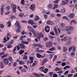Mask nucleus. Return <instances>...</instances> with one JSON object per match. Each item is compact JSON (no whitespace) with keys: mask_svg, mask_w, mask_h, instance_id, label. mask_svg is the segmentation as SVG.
Instances as JSON below:
<instances>
[{"mask_svg":"<svg viewBox=\"0 0 77 77\" xmlns=\"http://www.w3.org/2000/svg\"><path fill=\"white\" fill-rule=\"evenodd\" d=\"M27 28L29 31L32 32V33H33V34L35 36H36L37 35L36 34H35V30H34V29H33V27L28 26H27Z\"/></svg>","mask_w":77,"mask_h":77,"instance_id":"nucleus-1","label":"nucleus"},{"mask_svg":"<svg viewBox=\"0 0 77 77\" xmlns=\"http://www.w3.org/2000/svg\"><path fill=\"white\" fill-rule=\"evenodd\" d=\"M42 37V38H44V35L42 34H41V33H40L39 35L37 36V38L38 39L39 41L41 40V38Z\"/></svg>","mask_w":77,"mask_h":77,"instance_id":"nucleus-12","label":"nucleus"},{"mask_svg":"<svg viewBox=\"0 0 77 77\" xmlns=\"http://www.w3.org/2000/svg\"><path fill=\"white\" fill-rule=\"evenodd\" d=\"M44 67H40L39 69H40L41 71H42L43 72H44Z\"/></svg>","mask_w":77,"mask_h":77,"instance_id":"nucleus-37","label":"nucleus"},{"mask_svg":"<svg viewBox=\"0 0 77 77\" xmlns=\"http://www.w3.org/2000/svg\"><path fill=\"white\" fill-rule=\"evenodd\" d=\"M29 59L30 60H31V61H32L33 62V57H29Z\"/></svg>","mask_w":77,"mask_h":77,"instance_id":"nucleus-40","label":"nucleus"},{"mask_svg":"<svg viewBox=\"0 0 77 77\" xmlns=\"http://www.w3.org/2000/svg\"><path fill=\"white\" fill-rule=\"evenodd\" d=\"M61 40L63 41H67L68 40V38H67V37L66 36L63 38H61Z\"/></svg>","mask_w":77,"mask_h":77,"instance_id":"nucleus-18","label":"nucleus"},{"mask_svg":"<svg viewBox=\"0 0 77 77\" xmlns=\"http://www.w3.org/2000/svg\"><path fill=\"white\" fill-rule=\"evenodd\" d=\"M24 52V51L20 50L19 52V53L20 54H23Z\"/></svg>","mask_w":77,"mask_h":77,"instance_id":"nucleus-38","label":"nucleus"},{"mask_svg":"<svg viewBox=\"0 0 77 77\" xmlns=\"http://www.w3.org/2000/svg\"><path fill=\"white\" fill-rule=\"evenodd\" d=\"M60 12L61 13H65V8H62L60 10Z\"/></svg>","mask_w":77,"mask_h":77,"instance_id":"nucleus-24","label":"nucleus"},{"mask_svg":"<svg viewBox=\"0 0 77 77\" xmlns=\"http://www.w3.org/2000/svg\"><path fill=\"white\" fill-rule=\"evenodd\" d=\"M20 29L21 28H18V29L17 30V33H20Z\"/></svg>","mask_w":77,"mask_h":77,"instance_id":"nucleus-63","label":"nucleus"},{"mask_svg":"<svg viewBox=\"0 0 77 77\" xmlns=\"http://www.w3.org/2000/svg\"><path fill=\"white\" fill-rule=\"evenodd\" d=\"M60 69V68H59L58 67H56L54 71H59Z\"/></svg>","mask_w":77,"mask_h":77,"instance_id":"nucleus-46","label":"nucleus"},{"mask_svg":"<svg viewBox=\"0 0 77 77\" xmlns=\"http://www.w3.org/2000/svg\"><path fill=\"white\" fill-rule=\"evenodd\" d=\"M24 15V14L23 13L20 12L18 16L20 17L21 18L23 17V16Z\"/></svg>","mask_w":77,"mask_h":77,"instance_id":"nucleus-17","label":"nucleus"},{"mask_svg":"<svg viewBox=\"0 0 77 77\" xmlns=\"http://www.w3.org/2000/svg\"><path fill=\"white\" fill-rule=\"evenodd\" d=\"M17 51H19V50H20V46L19 45H17Z\"/></svg>","mask_w":77,"mask_h":77,"instance_id":"nucleus-56","label":"nucleus"},{"mask_svg":"<svg viewBox=\"0 0 77 77\" xmlns=\"http://www.w3.org/2000/svg\"><path fill=\"white\" fill-rule=\"evenodd\" d=\"M62 5H66V3L64 1H62Z\"/></svg>","mask_w":77,"mask_h":77,"instance_id":"nucleus-42","label":"nucleus"},{"mask_svg":"<svg viewBox=\"0 0 77 77\" xmlns=\"http://www.w3.org/2000/svg\"><path fill=\"white\" fill-rule=\"evenodd\" d=\"M12 57H9L8 58L9 60H10V61L11 62V63L12 62Z\"/></svg>","mask_w":77,"mask_h":77,"instance_id":"nucleus-59","label":"nucleus"},{"mask_svg":"<svg viewBox=\"0 0 77 77\" xmlns=\"http://www.w3.org/2000/svg\"><path fill=\"white\" fill-rule=\"evenodd\" d=\"M33 62V61H32L31 60H28L27 61V64H29V63H32Z\"/></svg>","mask_w":77,"mask_h":77,"instance_id":"nucleus-41","label":"nucleus"},{"mask_svg":"<svg viewBox=\"0 0 77 77\" xmlns=\"http://www.w3.org/2000/svg\"><path fill=\"white\" fill-rule=\"evenodd\" d=\"M14 43V40L13 39L11 40V42H8L9 45H12Z\"/></svg>","mask_w":77,"mask_h":77,"instance_id":"nucleus-21","label":"nucleus"},{"mask_svg":"<svg viewBox=\"0 0 77 77\" xmlns=\"http://www.w3.org/2000/svg\"><path fill=\"white\" fill-rule=\"evenodd\" d=\"M69 30L70 32H72L73 31V29H74V27L72 26H70L69 27Z\"/></svg>","mask_w":77,"mask_h":77,"instance_id":"nucleus-20","label":"nucleus"},{"mask_svg":"<svg viewBox=\"0 0 77 77\" xmlns=\"http://www.w3.org/2000/svg\"><path fill=\"white\" fill-rule=\"evenodd\" d=\"M48 7L50 9H53V5L51 4H49Z\"/></svg>","mask_w":77,"mask_h":77,"instance_id":"nucleus-19","label":"nucleus"},{"mask_svg":"<svg viewBox=\"0 0 77 77\" xmlns=\"http://www.w3.org/2000/svg\"><path fill=\"white\" fill-rule=\"evenodd\" d=\"M17 63L15 62L13 64V66L14 67L15 66H17Z\"/></svg>","mask_w":77,"mask_h":77,"instance_id":"nucleus-58","label":"nucleus"},{"mask_svg":"<svg viewBox=\"0 0 77 77\" xmlns=\"http://www.w3.org/2000/svg\"><path fill=\"white\" fill-rule=\"evenodd\" d=\"M26 38V36L25 35H23L20 36V40H23V38Z\"/></svg>","mask_w":77,"mask_h":77,"instance_id":"nucleus-32","label":"nucleus"},{"mask_svg":"<svg viewBox=\"0 0 77 77\" xmlns=\"http://www.w3.org/2000/svg\"><path fill=\"white\" fill-rule=\"evenodd\" d=\"M74 15L75 14L74 13H71L69 15V18H73L74 17Z\"/></svg>","mask_w":77,"mask_h":77,"instance_id":"nucleus-13","label":"nucleus"},{"mask_svg":"<svg viewBox=\"0 0 77 77\" xmlns=\"http://www.w3.org/2000/svg\"><path fill=\"white\" fill-rule=\"evenodd\" d=\"M37 47H39V48H42V47H43V45H40V44H37Z\"/></svg>","mask_w":77,"mask_h":77,"instance_id":"nucleus-33","label":"nucleus"},{"mask_svg":"<svg viewBox=\"0 0 77 77\" xmlns=\"http://www.w3.org/2000/svg\"><path fill=\"white\" fill-rule=\"evenodd\" d=\"M0 27L1 29H3V28H4V26L3 24H1L0 25Z\"/></svg>","mask_w":77,"mask_h":77,"instance_id":"nucleus-60","label":"nucleus"},{"mask_svg":"<svg viewBox=\"0 0 77 77\" xmlns=\"http://www.w3.org/2000/svg\"><path fill=\"white\" fill-rule=\"evenodd\" d=\"M25 3V2H24V0H22L21 1V4H22L23 5H24Z\"/></svg>","mask_w":77,"mask_h":77,"instance_id":"nucleus-53","label":"nucleus"},{"mask_svg":"<svg viewBox=\"0 0 77 77\" xmlns=\"http://www.w3.org/2000/svg\"><path fill=\"white\" fill-rule=\"evenodd\" d=\"M23 59V60H26V59H27V55H24Z\"/></svg>","mask_w":77,"mask_h":77,"instance_id":"nucleus-30","label":"nucleus"},{"mask_svg":"<svg viewBox=\"0 0 77 77\" xmlns=\"http://www.w3.org/2000/svg\"><path fill=\"white\" fill-rule=\"evenodd\" d=\"M19 63L20 65H24V64L26 63L25 62H24V61H20Z\"/></svg>","mask_w":77,"mask_h":77,"instance_id":"nucleus-23","label":"nucleus"},{"mask_svg":"<svg viewBox=\"0 0 77 77\" xmlns=\"http://www.w3.org/2000/svg\"><path fill=\"white\" fill-rule=\"evenodd\" d=\"M0 67L2 69L3 68H4L5 67V65L3 63H1V65H0Z\"/></svg>","mask_w":77,"mask_h":77,"instance_id":"nucleus-36","label":"nucleus"},{"mask_svg":"<svg viewBox=\"0 0 77 77\" xmlns=\"http://www.w3.org/2000/svg\"><path fill=\"white\" fill-rule=\"evenodd\" d=\"M43 39L44 40V41H45V42H46V41H47V40H48V38H47V37H45L44 38H43Z\"/></svg>","mask_w":77,"mask_h":77,"instance_id":"nucleus-50","label":"nucleus"},{"mask_svg":"<svg viewBox=\"0 0 77 77\" xmlns=\"http://www.w3.org/2000/svg\"><path fill=\"white\" fill-rule=\"evenodd\" d=\"M63 52H65L66 51L68 50V49L67 48V47H63Z\"/></svg>","mask_w":77,"mask_h":77,"instance_id":"nucleus-27","label":"nucleus"},{"mask_svg":"<svg viewBox=\"0 0 77 77\" xmlns=\"http://www.w3.org/2000/svg\"><path fill=\"white\" fill-rule=\"evenodd\" d=\"M22 43L24 44H29V42H23Z\"/></svg>","mask_w":77,"mask_h":77,"instance_id":"nucleus-47","label":"nucleus"},{"mask_svg":"<svg viewBox=\"0 0 77 77\" xmlns=\"http://www.w3.org/2000/svg\"><path fill=\"white\" fill-rule=\"evenodd\" d=\"M53 54H49V59H51L52 58H53Z\"/></svg>","mask_w":77,"mask_h":77,"instance_id":"nucleus-39","label":"nucleus"},{"mask_svg":"<svg viewBox=\"0 0 77 77\" xmlns=\"http://www.w3.org/2000/svg\"><path fill=\"white\" fill-rule=\"evenodd\" d=\"M70 68V66L67 65V66H66L64 67V69H66V68Z\"/></svg>","mask_w":77,"mask_h":77,"instance_id":"nucleus-43","label":"nucleus"},{"mask_svg":"<svg viewBox=\"0 0 77 77\" xmlns=\"http://www.w3.org/2000/svg\"><path fill=\"white\" fill-rule=\"evenodd\" d=\"M29 8L32 11H35V5L34 4H31Z\"/></svg>","mask_w":77,"mask_h":77,"instance_id":"nucleus-5","label":"nucleus"},{"mask_svg":"<svg viewBox=\"0 0 77 77\" xmlns=\"http://www.w3.org/2000/svg\"><path fill=\"white\" fill-rule=\"evenodd\" d=\"M67 17H68L67 16H64L62 17V18L63 19V20H66V18H67Z\"/></svg>","mask_w":77,"mask_h":77,"instance_id":"nucleus-54","label":"nucleus"},{"mask_svg":"<svg viewBox=\"0 0 77 77\" xmlns=\"http://www.w3.org/2000/svg\"><path fill=\"white\" fill-rule=\"evenodd\" d=\"M61 26L63 28L64 27H65V24L63 23H61L60 24Z\"/></svg>","mask_w":77,"mask_h":77,"instance_id":"nucleus-52","label":"nucleus"},{"mask_svg":"<svg viewBox=\"0 0 77 77\" xmlns=\"http://www.w3.org/2000/svg\"><path fill=\"white\" fill-rule=\"evenodd\" d=\"M73 75V74H69L67 75V76L68 77H71Z\"/></svg>","mask_w":77,"mask_h":77,"instance_id":"nucleus-57","label":"nucleus"},{"mask_svg":"<svg viewBox=\"0 0 77 77\" xmlns=\"http://www.w3.org/2000/svg\"><path fill=\"white\" fill-rule=\"evenodd\" d=\"M71 39H72V38H71V36H69V39L67 42V44H71Z\"/></svg>","mask_w":77,"mask_h":77,"instance_id":"nucleus-11","label":"nucleus"},{"mask_svg":"<svg viewBox=\"0 0 77 77\" xmlns=\"http://www.w3.org/2000/svg\"><path fill=\"white\" fill-rule=\"evenodd\" d=\"M43 71V72L45 74H46L48 71V69L47 68L45 69Z\"/></svg>","mask_w":77,"mask_h":77,"instance_id":"nucleus-29","label":"nucleus"},{"mask_svg":"<svg viewBox=\"0 0 77 77\" xmlns=\"http://www.w3.org/2000/svg\"><path fill=\"white\" fill-rule=\"evenodd\" d=\"M19 45L20 46V48L22 49L25 48V45L23 43H20L19 44Z\"/></svg>","mask_w":77,"mask_h":77,"instance_id":"nucleus-14","label":"nucleus"},{"mask_svg":"<svg viewBox=\"0 0 77 77\" xmlns=\"http://www.w3.org/2000/svg\"><path fill=\"white\" fill-rule=\"evenodd\" d=\"M59 7V5L57 4H54V7L52 8L53 10H54L55 9H57Z\"/></svg>","mask_w":77,"mask_h":77,"instance_id":"nucleus-16","label":"nucleus"},{"mask_svg":"<svg viewBox=\"0 0 77 77\" xmlns=\"http://www.w3.org/2000/svg\"><path fill=\"white\" fill-rule=\"evenodd\" d=\"M28 24H30L32 25V26H33V25H35L36 24V23L34 22L33 20H29L28 21Z\"/></svg>","mask_w":77,"mask_h":77,"instance_id":"nucleus-6","label":"nucleus"},{"mask_svg":"<svg viewBox=\"0 0 77 77\" xmlns=\"http://www.w3.org/2000/svg\"><path fill=\"white\" fill-rule=\"evenodd\" d=\"M50 35H54V33L53 31L50 32Z\"/></svg>","mask_w":77,"mask_h":77,"instance_id":"nucleus-61","label":"nucleus"},{"mask_svg":"<svg viewBox=\"0 0 77 77\" xmlns=\"http://www.w3.org/2000/svg\"><path fill=\"white\" fill-rule=\"evenodd\" d=\"M72 21L73 23H74V24H77V22H76V21H75V20H72Z\"/></svg>","mask_w":77,"mask_h":77,"instance_id":"nucleus-48","label":"nucleus"},{"mask_svg":"<svg viewBox=\"0 0 77 77\" xmlns=\"http://www.w3.org/2000/svg\"><path fill=\"white\" fill-rule=\"evenodd\" d=\"M53 46V42L51 41H49L45 44V46L46 48H50Z\"/></svg>","mask_w":77,"mask_h":77,"instance_id":"nucleus-2","label":"nucleus"},{"mask_svg":"<svg viewBox=\"0 0 77 77\" xmlns=\"http://www.w3.org/2000/svg\"><path fill=\"white\" fill-rule=\"evenodd\" d=\"M3 62L5 64V65H8L9 63V62L8 61V59L7 58H4L3 60Z\"/></svg>","mask_w":77,"mask_h":77,"instance_id":"nucleus-4","label":"nucleus"},{"mask_svg":"<svg viewBox=\"0 0 77 77\" xmlns=\"http://www.w3.org/2000/svg\"><path fill=\"white\" fill-rule=\"evenodd\" d=\"M7 24H8V27H10L11 26V22L8 21L7 22Z\"/></svg>","mask_w":77,"mask_h":77,"instance_id":"nucleus-22","label":"nucleus"},{"mask_svg":"<svg viewBox=\"0 0 77 77\" xmlns=\"http://www.w3.org/2000/svg\"><path fill=\"white\" fill-rule=\"evenodd\" d=\"M53 77H57V75L55 73L53 75Z\"/></svg>","mask_w":77,"mask_h":77,"instance_id":"nucleus-64","label":"nucleus"},{"mask_svg":"<svg viewBox=\"0 0 77 77\" xmlns=\"http://www.w3.org/2000/svg\"><path fill=\"white\" fill-rule=\"evenodd\" d=\"M12 5L13 6V12L14 13H16V9H17V6H16V5L14 4H13Z\"/></svg>","mask_w":77,"mask_h":77,"instance_id":"nucleus-8","label":"nucleus"},{"mask_svg":"<svg viewBox=\"0 0 77 77\" xmlns=\"http://www.w3.org/2000/svg\"><path fill=\"white\" fill-rule=\"evenodd\" d=\"M47 61H48V60L47 59V58H46L45 59H43L42 60V62L41 63V65H44L45 63H46V62H47Z\"/></svg>","mask_w":77,"mask_h":77,"instance_id":"nucleus-9","label":"nucleus"},{"mask_svg":"<svg viewBox=\"0 0 77 77\" xmlns=\"http://www.w3.org/2000/svg\"><path fill=\"white\" fill-rule=\"evenodd\" d=\"M49 51H54V50H55V48H54V47H53L52 48L49 49Z\"/></svg>","mask_w":77,"mask_h":77,"instance_id":"nucleus-26","label":"nucleus"},{"mask_svg":"<svg viewBox=\"0 0 77 77\" xmlns=\"http://www.w3.org/2000/svg\"><path fill=\"white\" fill-rule=\"evenodd\" d=\"M72 51L74 52L75 50V49H76V48L74 46H72Z\"/></svg>","mask_w":77,"mask_h":77,"instance_id":"nucleus-49","label":"nucleus"},{"mask_svg":"<svg viewBox=\"0 0 77 77\" xmlns=\"http://www.w3.org/2000/svg\"><path fill=\"white\" fill-rule=\"evenodd\" d=\"M36 56L37 58H44L45 57V54H44V56L41 55L39 53H37L36 54Z\"/></svg>","mask_w":77,"mask_h":77,"instance_id":"nucleus-7","label":"nucleus"},{"mask_svg":"<svg viewBox=\"0 0 77 77\" xmlns=\"http://www.w3.org/2000/svg\"><path fill=\"white\" fill-rule=\"evenodd\" d=\"M10 13H11V12H10V11H7V12H6L5 14L6 15H9V14Z\"/></svg>","mask_w":77,"mask_h":77,"instance_id":"nucleus-62","label":"nucleus"},{"mask_svg":"<svg viewBox=\"0 0 77 77\" xmlns=\"http://www.w3.org/2000/svg\"><path fill=\"white\" fill-rule=\"evenodd\" d=\"M64 29L66 31L68 32L69 31V28H68V26H66L65 27Z\"/></svg>","mask_w":77,"mask_h":77,"instance_id":"nucleus-35","label":"nucleus"},{"mask_svg":"<svg viewBox=\"0 0 77 77\" xmlns=\"http://www.w3.org/2000/svg\"><path fill=\"white\" fill-rule=\"evenodd\" d=\"M61 65L62 66H65V65H66V63L65 62H63L62 63Z\"/></svg>","mask_w":77,"mask_h":77,"instance_id":"nucleus-55","label":"nucleus"},{"mask_svg":"<svg viewBox=\"0 0 77 77\" xmlns=\"http://www.w3.org/2000/svg\"><path fill=\"white\" fill-rule=\"evenodd\" d=\"M12 46L11 45H9L7 46L8 48H12Z\"/></svg>","mask_w":77,"mask_h":77,"instance_id":"nucleus-51","label":"nucleus"},{"mask_svg":"<svg viewBox=\"0 0 77 77\" xmlns=\"http://www.w3.org/2000/svg\"><path fill=\"white\" fill-rule=\"evenodd\" d=\"M47 24H49V25H53V22L51 21L50 20H47Z\"/></svg>","mask_w":77,"mask_h":77,"instance_id":"nucleus-15","label":"nucleus"},{"mask_svg":"<svg viewBox=\"0 0 77 77\" xmlns=\"http://www.w3.org/2000/svg\"><path fill=\"white\" fill-rule=\"evenodd\" d=\"M15 24L16 25V26L17 27L18 29L21 28V26H20V24H19V22H18V21H16V23H15Z\"/></svg>","mask_w":77,"mask_h":77,"instance_id":"nucleus-10","label":"nucleus"},{"mask_svg":"<svg viewBox=\"0 0 77 77\" xmlns=\"http://www.w3.org/2000/svg\"><path fill=\"white\" fill-rule=\"evenodd\" d=\"M34 74L35 75V76H36L37 77H41L40 75H39V74H38L36 73H34Z\"/></svg>","mask_w":77,"mask_h":77,"instance_id":"nucleus-44","label":"nucleus"},{"mask_svg":"<svg viewBox=\"0 0 77 77\" xmlns=\"http://www.w3.org/2000/svg\"><path fill=\"white\" fill-rule=\"evenodd\" d=\"M39 20V17L38 16L36 15V18L34 19V21H38Z\"/></svg>","mask_w":77,"mask_h":77,"instance_id":"nucleus-28","label":"nucleus"},{"mask_svg":"<svg viewBox=\"0 0 77 77\" xmlns=\"http://www.w3.org/2000/svg\"><path fill=\"white\" fill-rule=\"evenodd\" d=\"M37 63H38V62L37 61H34V63H32V66L33 67L34 66H35L37 64Z\"/></svg>","mask_w":77,"mask_h":77,"instance_id":"nucleus-25","label":"nucleus"},{"mask_svg":"<svg viewBox=\"0 0 77 77\" xmlns=\"http://www.w3.org/2000/svg\"><path fill=\"white\" fill-rule=\"evenodd\" d=\"M50 30V26H46L45 28V30Z\"/></svg>","mask_w":77,"mask_h":77,"instance_id":"nucleus-31","label":"nucleus"},{"mask_svg":"<svg viewBox=\"0 0 77 77\" xmlns=\"http://www.w3.org/2000/svg\"><path fill=\"white\" fill-rule=\"evenodd\" d=\"M4 7H5V5L4 4H2L1 8V14L2 15H3V11L4 10Z\"/></svg>","mask_w":77,"mask_h":77,"instance_id":"nucleus-3","label":"nucleus"},{"mask_svg":"<svg viewBox=\"0 0 77 77\" xmlns=\"http://www.w3.org/2000/svg\"><path fill=\"white\" fill-rule=\"evenodd\" d=\"M44 17L45 19H47V18H48V16L45 14H44Z\"/></svg>","mask_w":77,"mask_h":77,"instance_id":"nucleus-45","label":"nucleus"},{"mask_svg":"<svg viewBox=\"0 0 77 77\" xmlns=\"http://www.w3.org/2000/svg\"><path fill=\"white\" fill-rule=\"evenodd\" d=\"M21 72H26V68H23L21 69L20 71Z\"/></svg>","mask_w":77,"mask_h":77,"instance_id":"nucleus-34","label":"nucleus"}]
</instances>
